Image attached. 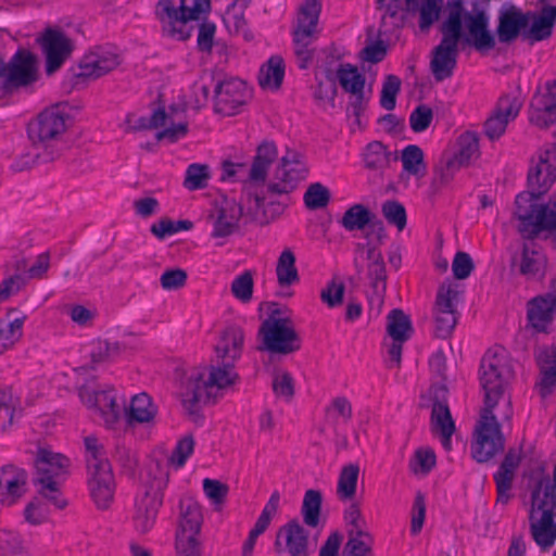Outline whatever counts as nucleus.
Wrapping results in <instances>:
<instances>
[{
	"label": "nucleus",
	"mask_w": 556,
	"mask_h": 556,
	"mask_svg": "<svg viewBox=\"0 0 556 556\" xmlns=\"http://www.w3.org/2000/svg\"><path fill=\"white\" fill-rule=\"evenodd\" d=\"M513 377L514 371L504 350L485 353L480 365L484 407L475 429L476 439L471 443V456L478 463L488 462L504 450L505 439L493 409L504 397Z\"/></svg>",
	"instance_id": "f257e3e1"
},
{
	"label": "nucleus",
	"mask_w": 556,
	"mask_h": 556,
	"mask_svg": "<svg viewBox=\"0 0 556 556\" xmlns=\"http://www.w3.org/2000/svg\"><path fill=\"white\" fill-rule=\"evenodd\" d=\"M240 380L235 364L222 362L208 368H193L181 382V404L194 421L201 419L200 406L216 399L217 391L225 390Z\"/></svg>",
	"instance_id": "f03ea898"
},
{
	"label": "nucleus",
	"mask_w": 556,
	"mask_h": 556,
	"mask_svg": "<svg viewBox=\"0 0 556 556\" xmlns=\"http://www.w3.org/2000/svg\"><path fill=\"white\" fill-rule=\"evenodd\" d=\"M463 0L447 1V16L440 27L442 39L432 51L430 68L437 81L453 75L462 37Z\"/></svg>",
	"instance_id": "7ed1b4c3"
},
{
	"label": "nucleus",
	"mask_w": 556,
	"mask_h": 556,
	"mask_svg": "<svg viewBox=\"0 0 556 556\" xmlns=\"http://www.w3.org/2000/svg\"><path fill=\"white\" fill-rule=\"evenodd\" d=\"M88 488L90 496L99 509H108L113 502L115 481L104 447L93 435L84 439Z\"/></svg>",
	"instance_id": "20e7f679"
},
{
	"label": "nucleus",
	"mask_w": 556,
	"mask_h": 556,
	"mask_svg": "<svg viewBox=\"0 0 556 556\" xmlns=\"http://www.w3.org/2000/svg\"><path fill=\"white\" fill-rule=\"evenodd\" d=\"M71 460L66 456L39 448L35 459L34 483L38 493L59 509L67 506L60 491L61 483L70 473Z\"/></svg>",
	"instance_id": "39448f33"
},
{
	"label": "nucleus",
	"mask_w": 556,
	"mask_h": 556,
	"mask_svg": "<svg viewBox=\"0 0 556 556\" xmlns=\"http://www.w3.org/2000/svg\"><path fill=\"white\" fill-rule=\"evenodd\" d=\"M320 12L321 0H304L298 9L292 25V42L296 64L301 70H306L314 60L315 43L320 35Z\"/></svg>",
	"instance_id": "423d86ee"
},
{
	"label": "nucleus",
	"mask_w": 556,
	"mask_h": 556,
	"mask_svg": "<svg viewBox=\"0 0 556 556\" xmlns=\"http://www.w3.org/2000/svg\"><path fill=\"white\" fill-rule=\"evenodd\" d=\"M515 216L519 220L518 230L526 239H533L540 232H552L556 245V194L546 204H540L529 193H519L515 201Z\"/></svg>",
	"instance_id": "0eeeda50"
},
{
	"label": "nucleus",
	"mask_w": 556,
	"mask_h": 556,
	"mask_svg": "<svg viewBox=\"0 0 556 556\" xmlns=\"http://www.w3.org/2000/svg\"><path fill=\"white\" fill-rule=\"evenodd\" d=\"M211 10V0H160L155 14L165 35L177 40L190 37L188 22L199 20L201 14Z\"/></svg>",
	"instance_id": "6e6552de"
},
{
	"label": "nucleus",
	"mask_w": 556,
	"mask_h": 556,
	"mask_svg": "<svg viewBox=\"0 0 556 556\" xmlns=\"http://www.w3.org/2000/svg\"><path fill=\"white\" fill-rule=\"evenodd\" d=\"M258 336L263 340V346L260 350H266L273 354L288 355L301 349L302 340L293 321L289 317H276V312H271L262 323Z\"/></svg>",
	"instance_id": "1a4fd4ad"
},
{
	"label": "nucleus",
	"mask_w": 556,
	"mask_h": 556,
	"mask_svg": "<svg viewBox=\"0 0 556 556\" xmlns=\"http://www.w3.org/2000/svg\"><path fill=\"white\" fill-rule=\"evenodd\" d=\"M68 114L60 105L50 106L40 112L27 126L28 138L35 147L50 151L67 129Z\"/></svg>",
	"instance_id": "9d476101"
},
{
	"label": "nucleus",
	"mask_w": 556,
	"mask_h": 556,
	"mask_svg": "<svg viewBox=\"0 0 556 556\" xmlns=\"http://www.w3.org/2000/svg\"><path fill=\"white\" fill-rule=\"evenodd\" d=\"M542 483L532 491L530 513V532L535 543L543 549L549 548L556 541L555 504L541 500Z\"/></svg>",
	"instance_id": "9b49d317"
},
{
	"label": "nucleus",
	"mask_w": 556,
	"mask_h": 556,
	"mask_svg": "<svg viewBox=\"0 0 556 556\" xmlns=\"http://www.w3.org/2000/svg\"><path fill=\"white\" fill-rule=\"evenodd\" d=\"M306 173L303 155L298 151L288 150L281 157L267 186V191L271 194H288L305 178Z\"/></svg>",
	"instance_id": "f8f14e48"
},
{
	"label": "nucleus",
	"mask_w": 556,
	"mask_h": 556,
	"mask_svg": "<svg viewBox=\"0 0 556 556\" xmlns=\"http://www.w3.org/2000/svg\"><path fill=\"white\" fill-rule=\"evenodd\" d=\"M37 78V56L28 50L21 49L5 63L1 88L4 92L11 93L34 84Z\"/></svg>",
	"instance_id": "ddd939ff"
},
{
	"label": "nucleus",
	"mask_w": 556,
	"mask_h": 556,
	"mask_svg": "<svg viewBox=\"0 0 556 556\" xmlns=\"http://www.w3.org/2000/svg\"><path fill=\"white\" fill-rule=\"evenodd\" d=\"M489 18L483 11L465 12L462 16V37L459 45L472 47L479 52H484L495 47V39L488 29Z\"/></svg>",
	"instance_id": "4468645a"
},
{
	"label": "nucleus",
	"mask_w": 556,
	"mask_h": 556,
	"mask_svg": "<svg viewBox=\"0 0 556 556\" xmlns=\"http://www.w3.org/2000/svg\"><path fill=\"white\" fill-rule=\"evenodd\" d=\"M46 56V72L55 73L71 58L75 42L60 28H47L37 39Z\"/></svg>",
	"instance_id": "2eb2a0df"
},
{
	"label": "nucleus",
	"mask_w": 556,
	"mask_h": 556,
	"mask_svg": "<svg viewBox=\"0 0 556 556\" xmlns=\"http://www.w3.org/2000/svg\"><path fill=\"white\" fill-rule=\"evenodd\" d=\"M457 296L458 291L452 283L440 286L433 308L434 334L437 338L446 339L452 334L457 324V312L455 309Z\"/></svg>",
	"instance_id": "dca6fc26"
},
{
	"label": "nucleus",
	"mask_w": 556,
	"mask_h": 556,
	"mask_svg": "<svg viewBox=\"0 0 556 556\" xmlns=\"http://www.w3.org/2000/svg\"><path fill=\"white\" fill-rule=\"evenodd\" d=\"M163 504V492L157 485L144 486L135 501L132 525L136 532L146 534L155 525L159 510Z\"/></svg>",
	"instance_id": "f3484780"
},
{
	"label": "nucleus",
	"mask_w": 556,
	"mask_h": 556,
	"mask_svg": "<svg viewBox=\"0 0 556 556\" xmlns=\"http://www.w3.org/2000/svg\"><path fill=\"white\" fill-rule=\"evenodd\" d=\"M249 98L248 88L241 79L227 78L214 86V110L216 113L232 116L237 114Z\"/></svg>",
	"instance_id": "a211bd4d"
},
{
	"label": "nucleus",
	"mask_w": 556,
	"mask_h": 556,
	"mask_svg": "<svg viewBox=\"0 0 556 556\" xmlns=\"http://www.w3.org/2000/svg\"><path fill=\"white\" fill-rule=\"evenodd\" d=\"M522 108V101L518 94H503L490 117L484 123V134L491 140L500 139L509 122L514 121Z\"/></svg>",
	"instance_id": "6ab92c4d"
},
{
	"label": "nucleus",
	"mask_w": 556,
	"mask_h": 556,
	"mask_svg": "<svg viewBox=\"0 0 556 556\" xmlns=\"http://www.w3.org/2000/svg\"><path fill=\"white\" fill-rule=\"evenodd\" d=\"M556 180V144L546 149L539 156V162L531 167L528 174L529 193L533 199H539Z\"/></svg>",
	"instance_id": "aec40b11"
},
{
	"label": "nucleus",
	"mask_w": 556,
	"mask_h": 556,
	"mask_svg": "<svg viewBox=\"0 0 556 556\" xmlns=\"http://www.w3.org/2000/svg\"><path fill=\"white\" fill-rule=\"evenodd\" d=\"M243 207L235 199L223 198L210 213L213 222V238H227L239 230Z\"/></svg>",
	"instance_id": "412c9836"
},
{
	"label": "nucleus",
	"mask_w": 556,
	"mask_h": 556,
	"mask_svg": "<svg viewBox=\"0 0 556 556\" xmlns=\"http://www.w3.org/2000/svg\"><path fill=\"white\" fill-rule=\"evenodd\" d=\"M308 533L298 519L282 526L276 535L275 547L278 554L288 556H309Z\"/></svg>",
	"instance_id": "4be33fe9"
},
{
	"label": "nucleus",
	"mask_w": 556,
	"mask_h": 556,
	"mask_svg": "<svg viewBox=\"0 0 556 556\" xmlns=\"http://www.w3.org/2000/svg\"><path fill=\"white\" fill-rule=\"evenodd\" d=\"M529 121L540 128H547L556 123V80L546 83L544 90L534 93L530 103Z\"/></svg>",
	"instance_id": "5701e85b"
},
{
	"label": "nucleus",
	"mask_w": 556,
	"mask_h": 556,
	"mask_svg": "<svg viewBox=\"0 0 556 556\" xmlns=\"http://www.w3.org/2000/svg\"><path fill=\"white\" fill-rule=\"evenodd\" d=\"M28 475L25 469L5 465L0 469V504L12 506L27 492Z\"/></svg>",
	"instance_id": "b1692460"
},
{
	"label": "nucleus",
	"mask_w": 556,
	"mask_h": 556,
	"mask_svg": "<svg viewBox=\"0 0 556 556\" xmlns=\"http://www.w3.org/2000/svg\"><path fill=\"white\" fill-rule=\"evenodd\" d=\"M119 63L118 54L97 48L84 56L79 63V72L75 76L78 78L97 79L116 68Z\"/></svg>",
	"instance_id": "393cba45"
},
{
	"label": "nucleus",
	"mask_w": 556,
	"mask_h": 556,
	"mask_svg": "<svg viewBox=\"0 0 556 556\" xmlns=\"http://www.w3.org/2000/svg\"><path fill=\"white\" fill-rule=\"evenodd\" d=\"M357 251H364L367 258V277L374 294L382 301L387 290V269L381 251L371 242L358 243Z\"/></svg>",
	"instance_id": "a878e982"
},
{
	"label": "nucleus",
	"mask_w": 556,
	"mask_h": 556,
	"mask_svg": "<svg viewBox=\"0 0 556 556\" xmlns=\"http://www.w3.org/2000/svg\"><path fill=\"white\" fill-rule=\"evenodd\" d=\"M341 226L348 231L364 230L370 226L372 231H377L378 241L384 238V228L381 220L368 207L363 204H353L343 214L340 219Z\"/></svg>",
	"instance_id": "bb28decb"
},
{
	"label": "nucleus",
	"mask_w": 556,
	"mask_h": 556,
	"mask_svg": "<svg viewBox=\"0 0 556 556\" xmlns=\"http://www.w3.org/2000/svg\"><path fill=\"white\" fill-rule=\"evenodd\" d=\"M556 313V293L549 292L528 302V321L538 331H544Z\"/></svg>",
	"instance_id": "cd10ccee"
},
{
	"label": "nucleus",
	"mask_w": 556,
	"mask_h": 556,
	"mask_svg": "<svg viewBox=\"0 0 556 556\" xmlns=\"http://www.w3.org/2000/svg\"><path fill=\"white\" fill-rule=\"evenodd\" d=\"M530 24V13H522L515 7L502 11L498 16L497 37L503 43L515 40Z\"/></svg>",
	"instance_id": "c85d7f7f"
},
{
	"label": "nucleus",
	"mask_w": 556,
	"mask_h": 556,
	"mask_svg": "<svg viewBox=\"0 0 556 556\" xmlns=\"http://www.w3.org/2000/svg\"><path fill=\"white\" fill-rule=\"evenodd\" d=\"M530 22L522 31L523 39L533 43L549 38L556 24V3L542 7L538 14L530 15Z\"/></svg>",
	"instance_id": "c756f323"
},
{
	"label": "nucleus",
	"mask_w": 556,
	"mask_h": 556,
	"mask_svg": "<svg viewBox=\"0 0 556 556\" xmlns=\"http://www.w3.org/2000/svg\"><path fill=\"white\" fill-rule=\"evenodd\" d=\"M243 343V330L238 326L227 327L215 345L216 358L220 362L235 364L241 357Z\"/></svg>",
	"instance_id": "7c9ffc66"
},
{
	"label": "nucleus",
	"mask_w": 556,
	"mask_h": 556,
	"mask_svg": "<svg viewBox=\"0 0 556 556\" xmlns=\"http://www.w3.org/2000/svg\"><path fill=\"white\" fill-rule=\"evenodd\" d=\"M521 456L515 450H509L505 455L498 471L494 475L497 489V502L506 504L510 494L515 471L518 468Z\"/></svg>",
	"instance_id": "2f4dec72"
},
{
	"label": "nucleus",
	"mask_w": 556,
	"mask_h": 556,
	"mask_svg": "<svg viewBox=\"0 0 556 556\" xmlns=\"http://www.w3.org/2000/svg\"><path fill=\"white\" fill-rule=\"evenodd\" d=\"M179 519L176 534H200L203 525L202 507L192 497H184L179 504Z\"/></svg>",
	"instance_id": "473e14b6"
},
{
	"label": "nucleus",
	"mask_w": 556,
	"mask_h": 556,
	"mask_svg": "<svg viewBox=\"0 0 556 556\" xmlns=\"http://www.w3.org/2000/svg\"><path fill=\"white\" fill-rule=\"evenodd\" d=\"M541 369V380L538 389L542 397L552 393L556 384V345L542 351L538 357Z\"/></svg>",
	"instance_id": "72a5a7b5"
},
{
	"label": "nucleus",
	"mask_w": 556,
	"mask_h": 556,
	"mask_svg": "<svg viewBox=\"0 0 556 556\" xmlns=\"http://www.w3.org/2000/svg\"><path fill=\"white\" fill-rule=\"evenodd\" d=\"M546 258L542 250L534 243H525L520 261L519 273L527 278L542 275L545 268Z\"/></svg>",
	"instance_id": "f704fd0d"
},
{
	"label": "nucleus",
	"mask_w": 556,
	"mask_h": 556,
	"mask_svg": "<svg viewBox=\"0 0 556 556\" xmlns=\"http://www.w3.org/2000/svg\"><path fill=\"white\" fill-rule=\"evenodd\" d=\"M277 147L271 141H264L257 147L251 168L249 169V179L253 181H264L267 175L268 166L277 157Z\"/></svg>",
	"instance_id": "c9c22d12"
},
{
	"label": "nucleus",
	"mask_w": 556,
	"mask_h": 556,
	"mask_svg": "<svg viewBox=\"0 0 556 556\" xmlns=\"http://www.w3.org/2000/svg\"><path fill=\"white\" fill-rule=\"evenodd\" d=\"M156 414L157 407L153 404L152 399L143 392L132 396L126 417L129 425L148 424L155 418Z\"/></svg>",
	"instance_id": "e433bc0d"
},
{
	"label": "nucleus",
	"mask_w": 556,
	"mask_h": 556,
	"mask_svg": "<svg viewBox=\"0 0 556 556\" xmlns=\"http://www.w3.org/2000/svg\"><path fill=\"white\" fill-rule=\"evenodd\" d=\"M397 159V153L390 151L381 141L368 143L364 152L365 167L370 170H383Z\"/></svg>",
	"instance_id": "4c0bfd02"
},
{
	"label": "nucleus",
	"mask_w": 556,
	"mask_h": 556,
	"mask_svg": "<svg viewBox=\"0 0 556 556\" xmlns=\"http://www.w3.org/2000/svg\"><path fill=\"white\" fill-rule=\"evenodd\" d=\"M457 150L454 153H446L451 159H455L460 166L468 165L473 159H477L479 152V139L476 132L466 131L462 134L456 142Z\"/></svg>",
	"instance_id": "58836bf2"
},
{
	"label": "nucleus",
	"mask_w": 556,
	"mask_h": 556,
	"mask_svg": "<svg viewBox=\"0 0 556 556\" xmlns=\"http://www.w3.org/2000/svg\"><path fill=\"white\" fill-rule=\"evenodd\" d=\"M295 261V255L290 249H285L280 253L276 265L277 282L280 287H290L300 281Z\"/></svg>",
	"instance_id": "ea45409f"
},
{
	"label": "nucleus",
	"mask_w": 556,
	"mask_h": 556,
	"mask_svg": "<svg viewBox=\"0 0 556 556\" xmlns=\"http://www.w3.org/2000/svg\"><path fill=\"white\" fill-rule=\"evenodd\" d=\"M285 63L281 56H271L266 64L261 67L258 83L262 87L278 89L283 80Z\"/></svg>",
	"instance_id": "a19ab883"
},
{
	"label": "nucleus",
	"mask_w": 556,
	"mask_h": 556,
	"mask_svg": "<svg viewBox=\"0 0 556 556\" xmlns=\"http://www.w3.org/2000/svg\"><path fill=\"white\" fill-rule=\"evenodd\" d=\"M387 331L394 341H407L413 331L409 317L399 308L392 309L387 317Z\"/></svg>",
	"instance_id": "79ce46f5"
},
{
	"label": "nucleus",
	"mask_w": 556,
	"mask_h": 556,
	"mask_svg": "<svg viewBox=\"0 0 556 556\" xmlns=\"http://www.w3.org/2000/svg\"><path fill=\"white\" fill-rule=\"evenodd\" d=\"M372 535L368 531H358L348 534L341 556H374Z\"/></svg>",
	"instance_id": "37998d69"
},
{
	"label": "nucleus",
	"mask_w": 556,
	"mask_h": 556,
	"mask_svg": "<svg viewBox=\"0 0 556 556\" xmlns=\"http://www.w3.org/2000/svg\"><path fill=\"white\" fill-rule=\"evenodd\" d=\"M323 496L317 490H307L304 494L301 514L307 527L316 528L320 522Z\"/></svg>",
	"instance_id": "c03bdc74"
},
{
	"label": "nucleus",
	"mask_w": 556,
	"mask_h": 556,
	"mask_svg": "<svg viewBox=\"0 0 556 556\" xmlns=\"http://www.w3.org/2000/svg\"><path fill=\"white\" fill-rule=\"evenodd\" d=\"M431 430L432 432H445L446 435L453 434L455 425L448 405L441 402L438 397L434 399L431 409Z\"/></svg>",
	"instance_id": "a18cd8bd"
},
{
	"label": "nucleus",
	"mask_w": 556,
	"mask_h": 556,
	"mask_svg": "<svg viewBox=\"0 0 556 556\" xmlns=\"http://www.w3.org/2000/svg\"><path fill=\"white\" fill-rule=\"evenodd\" d=\"M401 160L403 163L404 170L407 172L408 174L417 178H421L426 175L427 166L424 161V152L418 146H407L402 151Z\"/></svg>",
	"instance_id": "49530a36"
},
{
	"label": "nucleus",
	"mask_w": 556,
	"mask_h": 556,
	"mask_svg": "<svg viewBox=\"0 0 556 556\" xmlns=\"http://www.w3.org/2000/svg\"><path fill=\"white\" fill-rule=\"evenodd\" d=\"M337 78L342 89L349 93L359 92L365 87V77L358 72L356 66L349 63L339 66Z\"/></svg>",
	"instance_id": "de8ad7c7"
},
{
	"label": "nucleus",
	"mask_w": 556,
	"mask_h": 556,
	"mask_svg": "<svg viewBox=\"0 0 556 556\" xmlns=\"http://www.w3.org/2000/svg\"><path fill=\"white\" fill-rule=\"evenodd\" d=\"M359 475L357 464H349L341 469L337 493L342 500H352L356 494V485Z\"/></svg>",
	"instance_id": "09e8293b"
},
{
	"label": "nucleus",
	"mask_w": 556,
	"mask_h": 556,
	"mask_svg": "<svg viewBox=\"0 0 556 556\" xmlns=\"http://www.w3.org/2000/svg\"><path fill=\"white\" fill-rule=\"evenodd\" d=\"M0 556H33L22 538L13 532H0Z\"/></svg>",
	"instance_id": "8fccbe9b"
},
{
	"label": "nucleus",
	"mask_w": 556,
	"mask_h": 556,
	"mask_svg": "<svg viewBox=\"0 0 556 556\" xmlns=\"http://www.w3.org/2000/svg\"><path fill=\"white\" fill-rule=\"evenodd\" d=\"M18 404L11 390L0 389V430L5 431L13 425Z\"/></svg>",
	"instance_id": "3c124183"
},
{
	"label": "nucleus",
	"mask_w": 556,
	"mask_h": 556,
	"mask_svg": "<svg viewBox=\"0 0 556 556\" xmlns=\"http://www.w3.org/2000/svg\"><path fill=\"white\" fill-rule=\"evenodd\" d=\"M99 400L97 399L96 410L100 413L105 425L112 427L118 419L119 408L116 404V399L111 394V391H99Z\"/></svg>",
	"instance_id": "603ef678"
},
{
	"label": "nucleus",
	"mask_w": 556,
	"mask_h": 556,
	"mask_svg": "<svg viewBox=\"0 0 556 556\" xmlns=\"http://www.w3.org/2000/svg\"><path fill=\"white\" fill-rule=\"evenodd\" d=\"M25 317L15 318L0 327V355L14 346L23 336Z\"/></svg>",
	"instance_id": "864d4df0"
},
{
	"label": "nucleus",
	"mask_w": 556,
	"mask_h": 556,
	"mask_svg": "<svg viewBox=\"0 0 556 556\" xmlns=\"http://www.w3.org/2000/svg\"><path fill=\"white\" fill-rule=\"evenodd\" d=\"M345 293L344 282L337 276L320 290V300L329 308L342 305Z\"/></svg>",
	"instance_id": "5fc2aeb1"
},
{
	"label": "nucleus",
	"mask_w": 556,
	"mask_h": 556,
	"mask_svg": "<svg viewBox=\"0 0 556 556\" xmlns=\"http://www.w3.org/2000/svg\"><path fill=\"white\" fill-rule=\"evenodd\" d=\"M210 179V167L205 164L193 163L188 166L184 186L188 190L204 189Z\"/></svg>",
	"instance_id": "6e6d98bb"
},
{
	"label": "nucleus",
	"mask_w": 556,
	"mask_h": 556,
	"mask_svg": "<svg viewBox=\"0 0 556 556\" xmlns=\"http://www.w3.org/2000/svg\"><path fill=\"white\" fill-rule=\"evenodd\" d=\"M435 454L431 448L420 447L409 460V469L415 475H427L435 466Z\"/></svg>",
	"instance_id": "4d7b16f0"
},
{
	"label": "nucleus",
	"mask_w": 556,
	"mask_h": 556,
	"mask_svg": "<svg viewBox=\"0 0 556 556\" xmlns=\"http://www.w3.org/2000/svg\"><path fill=\"white\" fill-rule=\"evenodd\" d=\"M273 391L277 397L290 402L294 396V379L286 370H275L273 375Z\"/></svg>",
	"instance_id": "13d9d810"
},
{
	"label": "nucleus",
	"mask_w": 556,
	"mask_h": 556,
	"mask_svg": "<svg viewBox=\"0 0 556 556\" xmlns=\"http://www.w3.org/2000/svg\"><path fill=\"white\" fill-rule=\"evenodd\" d=\"M330 191L320 182L309 185L304 193V203L309 210H318L328 205Z\"/></svg>",
	"instance_id": "bf43d9fd"
},
{
	"label": "nucleus",
	"mask_w": 556,
	"mask_h": 556,
	"mask_svg": "<svg viewBox=\"0 0 556 556\" xmlns=\"http://www.w3.org/2000/svg\"><path fill=\"white\" fill-rule=\"evenodd\" d=\"M200 534H176L175 549L178 556H202Z\"/></svg>",
	"instance_id": "052dcab7"
},
{
	"label": "nucleus",
	"mask_w": 556,
	"mask_h": 556,
	"mask_svg": "<svg viewBox=\"0 0 556 556\" xmlns=\"http://www.w3.org/2000/svg\"><path fill=\"white\" fill-rule=\"evenodd\" d=\"M59 156H60V152L54 151L53 149L51 151H46L43 154H40L38 152L37 153L29 152V153H25V154L21 155L20 157H17L12 163L11 167L15 172H23V170H27V169L31 168L33 166H35L39 160H41L42 162H52L55 159H58Z\"/></svg>",
	"instance_id": "680f3d73"
},
{
	"label": "nucleus",
	"mask_w": 556,
	"mask_h": 556,
	"mask_svg": "<svg viewBox=\"0 0 556 556\" xmlns=\"http://www.w3.org/2000/svg\"><path fill=\"white\" fill-rule=\"evenodd\" d=\"M401 90V79L395 75H388L383 81L380 104L387 111H392L396 105V96Z\"/></svg>",
	"instance_id": "e2e57ef3"
},
{
	"label": "nucleus",
	"mask_w": 556,
	"mask_h": 556,
	"mask_svg": "<svg viewBox=\"0 0 556 556\" xmlns=\"http://www.w3.org/2000/svg\"><path fill=\"white\" fill-rule=\"evenodd\" d=\"M381 211L389 224L394 225L400 231L405 228L407 222L406 211L400 202L388 200L382 204Z\"/></svg>",
	"instance_id": "0e129e2a"
},
{
	"label": "nucleus",
	"mask_w": 556,
	"mask_h": 556,
	"mask_svg": "<svg viewBox=\"0 0 556 556\" xmlns=\"http://www.w3.org/2000/svg\"><path fill=\"white\" fill-rule=\"evenodd\" d=\"M253 286L252 273L250 270H245L232 281L231 293L236 299L247 303L252 299Z\"/></svg>",
	"instance_id": "69168bd1"
},
{
	"label": "nucleus",
	"mask_w": 556,
	"mask_h": 556,
	"mask_svg": "<svg viewBox=\"0 0 556 556\" xmlns=\"http://www.w3.org/2000/svg\"><path fill=\"white\" fill-rule=\"evenodd\" d=\"M462 166L455 159H451L446 153L443 155L442 165L435 167L432 184L438 187L446 186L454 177L456 170Z\"/></svg>",
	"instance_id": "338daca9"
},
{
	"label": "nucleus",
	"mask_w": 556,
	"mask_h": 556,
	"mask_svg": "<svg viewBox=\"0 0 556 556\" xmlns=\"http://www.w3.org/2000/svg\"><path fill=\"white\" fill-rule=\"evenodd\" d=\"M188 279L187 271L181 268L166 269L160 277L161 287L164 290H178L186 286Z\"/></svg>",
	"instance_id": "774afa93"
}]
</instances>
